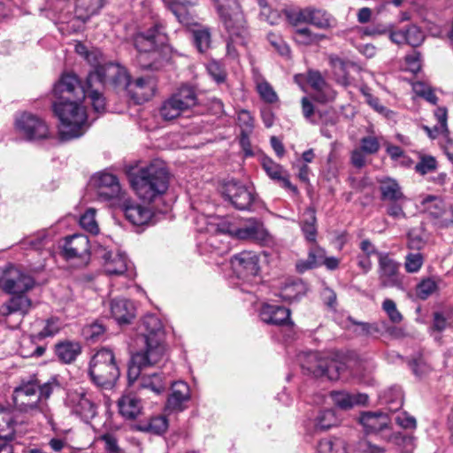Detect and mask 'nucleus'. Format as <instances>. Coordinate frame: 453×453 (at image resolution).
Instances as JSON below:
<instances>
[{"instance_id":"obj_1","label":"nucleus","mask_w":453,"mask_h":453,"mask_svg":"<svg viewBox=\"0 0 453 453\" xmlns=\"http://www.w3.org/2000/svg\"><path fill=\"white\" fill-rule=\"evenodd\" d=\"M52 108L59 120L58 134L62 141L81 136L85 132L87 113L81 103L86 97L85 87L73 74L63 75L53 88Z\"/></svg>"},{"instance_id":"obj_2","label":"nucleus","mask_w":453,"mask_h":453,"mask_svg":"<svg viewBox=\"0 0 453 453\" xmlns=\"http://www.w3.org/2000/svg\"><path fill=\"white\" fill-rule=\"evenodd\" d=\"M220 21L227 34L226 56L238 58L237 47L246 43L249 32L241 4L238 0H215Z\"/></svg>"},{"instance_id":"obj_3","label":"nucleus","mask_w":453,"mask_h":453,"mask_svg":"<svg viewBox=\"0 0 453 453\" xmlns=\"http://www.w3.org/2000/svg\"><path fill=\"white\" fill-rule=\"evenodd\" d=\"M166 41L165 27L160 23L134 35V44L138 50L137 62L142 69L158 70L168 60L162 57V52L168 50Z\"/></svg>"},{"instance_id":"obj_4","label":"nucleus","mask_w":453,"mask_h":453,"mask_svg":"<svg viewBox=\"0 0 453 453\" xmlns=\"http://www.w3.org/2000/svg\"><path fill=\"white\" fill-rule=\"evenodd\" d=\"M97 80L101 83H110L118 88H128L133 96L137 100H148L153 92V84L144 78H138L131 82L125 67L119 64L107 63L96 65L93 71L88 73V83Z\"/></svg>"},{"instance_id":"obj_5","label":"nucleus","mask_w":453,"mask_h":453,"mask_svg":"<svg viewBox=\"0 0 453 453\" xmlns=\"http://www.w3.org/2000/svg\"><path fill=\"white\" fill-rule=\"evenodd\" d=\"M131 184L141 199L152 202L168 189L169 173L161 163L154 162L141 168Z\"/></svg>"},{"instance_id":"obj_6","label":"nucleus","mask_w":453,"mask_h":453,"mask_svg":"<svg viewBox=\"0 0 453 453\" xmlns=\"http://www.w3.org/2000/svg\"><path fill=\"white\" fill-rule=\"evenodd\" d=\"M88 374L98 388H112L120 375L113 352L104 348L99 349L89 362Z\"/></svg>"},{"instance_id":"obj_7","label":"nucleus","mask_w":453,"mask_h":453,"mask_svg":"<svg viewBox=\"0 0 453 453\" xmlns=\"http://www.w3.org/2000/svg\"><path fill=\"white\" fill-rule=\"evenodd\" d=\"M165 332L162 321L154 314L145 315L137 327L136 344L141 349L148 352H159L160 356L165 354L164 342Z\"/></svg>"},{"instance_id":"obj_8","label":"nucleus","mask_w":453,"mask_h":453,"mask_svg":"<svg viewBox=\"0 0 453 453\" xmlns=\"http://www.w3.org/2000/svg\"><path fill=\"white\" fill-rule=\"evenodd\" d=\"M39 381L37 379L23 380L13 389L12 401L15 408L24 413H42L50 421L51 414L47 404L40 403L38 396Z\"/></svg>"},{"instance_id":"obj_9","label":"nucleus","mask_w":453,"mask_h":453,"mask_svg":"<svg viewBox=\"0 0 453 453\" xmlns=\"http://www.w3.org/2000/svg\"><path fill=\"white\" fill-rule=\"evenodd\" d=\"M197 104V95L193 87L183 85L165 100L159 109L164 120H173Z\"/></svg>"},{"instance_id":"obj_10","label":"nucleus","mask_w":453,"mask_h":453,"mask_svg":"<svg viewBox=\"0 0 453 453\" xmlns=\"http://www.w3.org/2000/svg\"><path fill=\"white\" fill-rule=\"evenodd\" d=\"M302 367L316 378L336 380L343 369V365L319 352H310L305 355Z\"/></svg>"},{"instance_id":"obj_11","label":"nucleus","mask_w":453,"mask_h":453,"mask_svg":"<svg viewBox=\"0 0 453 453\" xmlns=\"http://www.w3.org/2000/svg\"><path fill=\"white\" fill-rule=\"evenodd\" d=\"M221 194L235 209L240 211L251 210L256 200L254 188L235 180L226 181L222 185Z\"/></svg>"},{"instance_id":"obj_12","label":"nucleus","mask_w":453,"mask_h":453,"mask_svg":"<svg viewBox=\"0 0 453 453\" xmlns=\"http://www.w3.org/2000/svg\"><path fill=\"white\" fill-rule=\"evenodd\" d=\"M288 18L295 25L307 23L324 30L332 29L336 26V19L332 14L324 9L314 6H307L294 11L288 15Z\"/></svg>"},{"instance_id":"obj_13","label":"nucleus","mask_w":453,"mask_h":453,"mask_svg":"<svg viewBox=\"0 0 453 453\" xmlns=\"http://www.w3.org/2000/svg\"><path fill=\"white\" fill-rule=\"evenodd\" d=\"M401 264L388 253H378V277L381 288H403V276L400 273Z\"/></svg>"},{"instance_id":"obj_14","label":"nucleus","mask_w":453,"mask_h":453,"mask_svg":"<svg viewBox=\"0 0 453 453\" xmlns=\"http://www.w3.org/2000/svg\"><path fill=\"white\" fill-rule=\"evenodd\" d=\"M35 283L33 277L13 265L7 266L0 276V288L7 294H26Z\"/></svg>"},{"instance_id":"obj_15","label":"nucleus","mask_w":453,"mask_h":453,"mask_svg":"<svg viewBox=\"0 0 453 453\" xmlns=\"http://www.w3.org/2000/svg\"><path fill=\"white\" fill-rule=\"evenodd\" d=\"M15 128L27 141L46 139L50 136L49 127L37 115L23 112L15 120Z\"/></svg>"},{"instance_id":"obj_16","label":"nucleus","mask_w":453,"mask_h":453,"mask_svg":"<svg viewBox=\"0 0 453 453\" xmlns=\"http://www.w3.org/2000/svg\"><path fill=\"white\" fill-rule=\"evenodd\" d=\"M60 255L66 260L79 259L88 264L90 259V242L85 234H74L62 240Z\"/></svg>"},{"instance_id":"obj_17","label":"nucleus","mask_w":453,"mask_h":453,"mask_svg":"<svg viewBox=\"0 0 453 453\" xmlns=\"http://www.w3.org/2000/svg\"><path fill=\"white\" fill-rule=\"evenodd\" d=\"M65 404L82 419L88 421L96 415V405L88 392L79 388L67 392Z\"/></svg>"},{"instance_id":"obj_18","label":"nucleus","mask_w":453,"mask_h":453,"mask_svg":"<svg viewBox=\"0 0 453 453\" xmlns=\"http://www.w3.org/2000/svg\"><path fill=\"white\" fill-rule=\"evenodd\" d=\"M163 356L155 350L154 352H148L142 349L138 350L132 355L130 364L127 370V379L129 384H133L136 380H140L142 370L158 364Z\"/></svg>"},{"instance_id":"obj_19","label":"nucleus","mask_w":453,"mask_h":453,"mask_svg":"<svg viewBox=\"0 0 453 453\" xmlns=\"http://www.w3.org/2000/svg\"><path fill=\"white\" fill-rule=\"evenodd\" d=\"M258 257L252 251H242L231 258V266L236 276L247 280L259 272Z\"/></svg>"},{"instance_id":"obj_20","label":"nucleus","mask_w":453,"mask_h":453,"mask_svg":"<svg viewBox=\"0 0 453 453\" xmlns=\"http://www.w3.org/2000/svg\"><path fill=\"white\" fill-rule=\"evenodd\" d=\"M306 81L315 92L313 96L315 101L325 104L335 99L336 91L326 81L320 72L308 71Z\"/></svg>"},{"instance_id":"obj_21","label":"nucleus","mask_w":453,"mask_h":453,"mask_svg":"<svg viewBox=\"0 0 453 453\" xmlns=\"http://www.w3.org/2000/svg\"><path fill=\"white\" fill-rule=\"evenodd\" d=\"M290 310L283 306L265 303L260 310V318L266 324L287 326L290 331L294 322L290 319Z\"/></svg>"},{"instance_id":"obj_22","label":"nucleus","mask_w":453,"mask_h":453,"mask_svg":"<svg viewBox=\"0 0 453 453\" xmlns=\"http://www.w3.org/2000/svg\"><path fill=\"white\" fill-rule=\"evenodd\" d=\"M99 198L108 201L117 198L121 191L118 178L107 173H99L92 179Z\"/></svg>"},{"instance_id":"obj_23","label":"nucleus","mask_w":453,"mask_h":453,"mask_svg":"<svg viewBox=\"0 0 453 453\" xmlns=\"http://www.w3.org/2000/svg\"><path fill=\"white\" fill-rule=\"evenodd\" d=\"M171 394L169 395L165 409L172 412L182 411L190 400L189 386L184 381H176L172 384Z\"/></svg>"},{"instance_id":"obj_24","label":"nucleus","mask_w":453,"mask_h":453,"mask_svg":"<svg viewBox=\"0 0 453 453\" xmlns=\"http://www.w3.org/2000/svg\"><path fill=\"white\" fill-rule=\"evenodd\" d=\"M230 234L241 240L265 241L268 236L263 223L255 218H250L243 226L232 229Z\"/></svg>"},{"instance_id":"obj_25","label":"nucleus","mask_w":453,"mask_h":453,"mask_svg":"<svg viewBox=\"0 0 453 453\" xmlns=\"http://www.w3.org/2000/svg\"><path fill=\"white\" fill-rule=\"evenodd\" d=\"M12 295V296L0 306V316L7 319L11 315L19 314L23 318L29 312L32 302L25 294Z\"/></svg>"},{"instance_id":"obj_26","label":"nucleus","mask_w":453,"mask_h":453,"mask_svg":"<svg viewBox=\"0 0 453 453\" xmlns=\"http://www.w3.org/2000/svg\"><path fill=\"white\" fill-rule=\"evenodd\" d=\"M101 257L104 260V273L109 276H120L128 270L129 261L125 254L103 250Z\"/></svg>"},{"instance_id":"obj_27","label":"nucleus","mask_w":453,"mask_h":453,"mask_svg":"<svg viewBox=\"0 0 453 453\" xmlns=\"http://www.w3.org/2000/svg\"><path fill=\"white\" fill-rule=\"evenodd\" d=\"M122 210L126 219L135 226H142L149 223L153 215L149 207L131 200H125L123 202Z\"/></svg>"},{"instance_id":"obj_28","label":"nucleus","mask_w":453,"mask_h":453,"mask_svg":"<svg viewBox=\"0 0 453 453\" xmlns=\"http://www.w3.org/2000/svg\"><path fill=\"white\" fill-rule=\"evenodd\" d=\"M262 165L272 180H277L282 188L291 191L293 194L298 193L297 188L290 182L287 171L280 165L269 157H265L262 161Z\"/></svg>"},{"instance_id":"obj_29","label":"nucleus","mask_w":453,"mask_h":453,"mask_svg":"<svg viewBox=\"0 0 453 453\" xmlns=\"http://www.w3.org/2000/svg\"><path fill=\"white\" fill-rule=\"evenodd\" d=\"M111 316L119 325L129 324L135 316L132 302L125 298H115L110 303Z\"/></svg>"},{"instance_id":"obj_30","label":"nucleus","mask_w":453,"mask_h":453,"mask_svg":"<svg viewBox=\"0 0 453 453\" xmlns=\"http://www.w3.org/2000/svg\"><path fill=\"white\" fill-rule=\"evenodd\" d=\"M333 403L342 410H349L357 405H365L368 401L366 394H350L347 391H332L330 393Z\"/></svg>"},{"instance_id":"obj_31","label":"nucleus","mask_w":453,"mask_h":453,"mask_svg":"<svg viewBox=\"0 0 453 453\" xmlns=\"http://www.w3.org/2000/svg\"><path fill=\"white\" fill-rule=\"evenodd\" d=\"M359 421L367 433H377L388 427L390 419L384 412L368 411L362 413Z\"/></svg>"},{"instance_id":"obj_32","label":"nucleus","mask_w":453,"mask_h":453,"mask_svg":"<svg viewBox=\"0 0 453 453\" xmlns=\"http://www.w3.org/2000/svg\"><path fill=\"white\" fill-rule=\"evenodd\" d=\"M119 413L127 419H134L142 410V403L139 397L129 393L122 395L118 401Z\"/></svg>"},{"instance_id":"obj_33","label":"nucleus","mask_w":453,"mask_h":453,"mask_svg":"<svg viewBox=\"0 0 453 453\" xmlns=\"http://www.w3.org/2000/svg\"><path fill=\"white\" fill-rule=\"evenodd\" d=\"M168 426L169 422L166 417L157 415L138 422L134 426V429L142 433L162 435L167 431Z\"/></svg>"},{"instance_id":"obj_34","label":"nucleus","mask_w":453,"mask_h":453,"mask_svg":"<svg viewBox=\"0 0 453 453\" xmlns=\"http://www.w3.org/2000/svg\"><path fill=\"white\" fill-rule=\"evenodd\" d=\"M380 198L383 202L407 200L398 182L391 178H385L379 181Z\"/></svg>"},{"instance_id":"obj_35","label":"nucleus","mask_w":453,"mask_h":453,"mask_svg":"<svg viewBox=\"0 0 453 453\" xmlns=\"http://www.w3.org/2000/svg\"><path fill=\"white\" fill-rule=\"evenodd\" d=\"M326 250L315 245L311 247L308 251V257L306 259L298 260L296 264V271L299 273L319 267L322 265L323 259L325 258Z\"/></svg>"},{"instance_id":"obj_36","label":"nucleus","mask_w":453,"mask_h":453,"mask_svg":"<svg viewBox=\"0 0 453 453\" xmlns=\"http://www.w3.org/2000/svg\"><path fill=\"white\" fill-rule=\"evenodd\" d=\"M104 0H77L75 4V16L85 22L91 16L96 15L103 8Z\"/></svg>"},{"instance_id":"obj_37","label":"nucleus","mask_w":453,"mask_h":453,"mask_svg":"<svg viewBox=\"0 0 453 453\" xmlns=\"http://www.w3.org/2000/svg\"><path fill=\"white\" fill-rule=\"evenodd\" d=\"M81 347L77 342H62L55 346L57 357L63 363L70 364L81 354Z\"/></svg>"},{"instance_id":"obj_38","label":"nucleus","mask_w":453,"mask_h":453,"mask_svg":"<svg viewBox=\"0 0 453 453\" xmlns=\"http://www.w3.org/2000/svg\"><path fill=\"white\" fill-rule=\"evenodd\" d=\"M380 402L388 405L390 411H396L402 408L403 395L400 387L393 386L384 390L380 395Z\"/></svg>"},{"instance_id":"obj_39","label":"nucleus","mask_w":453,"mask_h":453,"mask_svg":"<svg viewBox=\"0 0 453 453\" xmlns=\"http://www.w3.org/2000/svg\"><path fill=\"white\" fill-rule=\"evenodd\" d=\"M316 222L317 219L315 215V211L312 208H307L303 214L301 228L305 236V239L312 243L316 242Z\"/></svg>"},{"instance_id":"obj_40","label":"nucleus","mask_w":453,"mask_h":453,"mask_svg":"<svg viewBox=\"0 0 453 453\" xmlns=\"http://www.w3.org/2000/svg\"><path fill=\"white\" fill-rule=\"evenodd\" d=\"M139 388L150 389L156 395H160L166 388V383L159 373L141 376Z\"/></svg>"},{"instance_id":"obj_41","label":"nucleus","mask_w":453,"mask_h":453,"mask_svg":"<svg viewBox=\"0 0 453 453\" xmlns=\"http://www.w3.org/2000/svg\"><path fill=\"white\" fill-rule=\"evenodd\" d=\"M338 418L335 411L332 409L320 411L314 419V428L316 431H326L337 426Z\"/></svg>"},{"instance_id":"obj_42","label":"nucleus","mask_w":453,"mask_h":453,"mask_svg":"<svg viewBox=\"0 0 453 453\" xmlns=\"http://www.w3.org/2000/svg\"><path fill=\"white\" fill-rule=\"evenodd\" d=\"M96 83L100 86L111 85L110 83H101L97 80L92 82V85L88 83V76L87 77V88H85L86 96L91 99L94 110L96 112H103L105 109V99L103 95L98 91L97 88H94Z\"/></svg>"},{"instance_id":"obj_43","label":"nucleus","mask_w":453,"mask_h":453,"mask_svg":"<svg viewBox=\"0 0 453 453\" xmlns=\"http://www.w3.org/2000/svg\"><path fill=\"white\" fill-rule=\"evenodd\" d=\"M60 329V320L58 318H50L46 320L44 327L39 333L30 335V342L35 344L46 337H53Z\"/></svg>"},{"instance_id":"obj_44","label":"nucleus","mask_w":453,"mask_h":453,"mask_svg":"<svg viewBox=\"0 0 453 453\" xmlns=\"http://www.w3.org/2000/svg\"><path fill=\"white\" fill-rule=\"evenodd\" d=\"M426 210L434 218H441L446 212V205L441 199L434 196H426L423 201Z\"/></svg>"},{"instance_id":"obj_45","label":"nucleus","mask_w":453,"mask_h":453,"mask_svg":"<svg viewBox=\"0 0 453 453\" xmlns=\"http://www.w3.org/2000/svg\"><path fill=\"white\" fill-rule=\"evenodd\" d=\"M318 453H345V446L339 438L322 439L317 448Z\"/></svg>"},{"instance_id":"obj_46","label":"nucleus","mask_w":453,"mask_h":453,"mask_svg":"<svg viewBox=\"0 0 453 453\" xmlns=\"http://www.w3.org/2000/svg\"><path fill=\"white\" fill-rule=\"evenodd\" d=\"M326 38V35L313 33L308 27L298 28L295 31V41L303 45H311Z\"/></svg>"},{"instance_id":"obj_47","label":"nucleus","mask_w":453,"mask_h":453,"mask_svg":"<svg viewBox=\"0 0 453 453\" xmlns=\"http://www.w3.org/2000/svg\"><path fill=\"white\" fill-rule=\"evenodd\" d=\"M193 42L199 52H205L211 46V32L208 28L192 31Z\"/></svg>"},{"instance_id":"obj_48","label":"nucleus","mask_w":453,"mask_h":453,"mask_svg":"<svg viewBox=\"0 0 453 453\" xmlns=\"http://www.w3.org/2000/svg\"><path fill=\"white\" fill-rule=\"evenodd\" d=\"M15 421L10 414L2 416L0 419V440L8 442L14 437Z\"/></svg>"},{"instance_id":"obj_49","label":"nucleus","mask_w":453,"mask_h":453,"mask_svg":"<svg viewBox=\"0 0 453 453\" xmlns=\"http://www.w3.org/2000/svg\"><path fill=\"white\" fill-rule=\"evenodd\" d=\"M329 63L335 71H339L342 73V77L338 80V82L343 86H348L349 82L346 76L347 69L353 64L350 61L344 60L336 55L329 56Z\"/></svg>"},{"instance_id":"obj_50","label":"nucleus","mask_w":453,"mask_h":453,"mask_svg":"<svg viewBox=\"0 0 453 453\" xmlns=\"http://www.w3.org/2000/svg\"><path fill=\"white\" fill-rule=\"evenodd\" d=\"M81 226L86 231L91 234H97L99 227L96 220V210L89 208L88 209L80 219Z\"/></svg>"},{"instance_id":"obj_51","label":"nucleus","mask_w":453,"mask_h":453,"mask_svg":"<svg viewBox=\"0 0 453 453\" xmlns=\"http://www.w3.org/2000/svg\"><path fill=\"white\" fill-rule=\"evenodd\" d=\"M404 33L406 37V44H409L412 47L419 46L425 39L424 33L416 25L406 26L404 27Z\"/></svg>"},{"instance_id":"obj_52","label":"nucleus","mask_w":453,"mask_h":453,"mask_svg":"<svg viewBox=\"0 0 453 453\" xmlns=\"http://www.w3.org/2000/svg\"><path fill=\"white\" fill-rule=\"evenodd\" d=\"M59 388L60 384L55 377L50 378L43 384L39 383L38 396L40 403H43L44 401H47L54 390L58 389Z\"/></svg>"},{"instance_id":"obj_53","label":"nucleus","mask_w":453,"mask_h":453,"mask_svg":"<svg viewBox=\"0 0 453 453\" xmlns=\"http://www.w3.org/2000/svg\"><path fill=\"white\" fill-rule=\"evenodd\" d=\"M424 263V257L419 252H411L407 254L404 262V267L407 273H414L419 271Z\"/></svg>"},{"instance_id":"obj_54","label":"nucleus","mask_w":453,"mask_h":453,"mask_svg":"<svg viewBox=\"0 0 453 453\" xmlns=\"http://www.w3.org/2000/svg\"><path fill=\"white\" fill-rule=\"evenodd\" d=\"M415 170L421 175L434 172L437 168V161L432 156H422L418 163L415 165Z\"/></svg>"},{"instance_id":"obj_55","label":"nucleus","mask_w":453,"mask_h":453,"mask_svg":"<svg viewBox=\"0 0 453 453\" xmlns=\"http://www.w3.org/2000/svg\"><path fill=\"white\" fill-rule=\"evenodd\" d=\"M407 200H399V201H389L386 203V212L387 214L395 219H401L406 218V213L403 211V204Z\"/></svg>"},{"instance_id":"obj_56","label":"nucleus","mask_w":453,"mask_h":453,"mask_svg":"<svg viewBox=\"0 0 453 453\" xmlns=\"http://www.w3.org/2000/svg\"><path fill=\"white\" fill-rule=\"evenodd\" d=\"M437 289V284L435 280L428 278L423 280L417 287V296L422 299L426 300Z\"/></svg>"},{"instance_id":"obj_57","label":"nucleus","mask_w":453,"mask_h":453,"mask_svg":"<svg viewBox=\"0 0 453 453\" xmlns=\"http://www.w3.org/2000/svg\"><path fill=\"white\" fill-rule=\"evenodd\" d=\"M382 309L392 323L398 324L403 320V315L397 310L396 304L393 300L385 299L382 303Z\"/></svg>"},{"instance_id":"obj_58","label":"nucleus","mask_w":453,"mask_h":453,"mask_svg":"<svg viewBox=\"0 0 453 453\" xmlns=\"http://www.w3.org/2000/svg\"><path fill=\"white\" fill-rule=\"evenodd\" d=\"M257 91L261 98L266 103L273 104L278 101L276 92L266 81L261 82L257 85Z\"/></svg>"},{"instance_id":"obj_59","label":"nucleus","mask_w":453,"mask_h":453,"mask_svg":"<svg viewBox=\"0 0 453 453\" xmlns=\"http://www.w3.org/2000/svg\"><path fill=\"white\" fill-rule=\"evenodd\" d=\"M300 285L296 282H289L285 284V286L280 289L279 296L285 301L292 302L296 300L300 294L299 291Z\"/></svg>"},{"instance_id":"obj_60","label":"nucleus","mask_w":453,"mask_h":453,"mask_svg":"<svg viewBox=\"0 0 453 453\" xmlns=\"http://www.w3.org/2000/svg\"><path fill=\"white\" fill-rule=\"evenodd\" d=\"M360 144L359 148L366 154H376L380 148L378 138L372 135L363 137Z\"/></svg>"},{"instance_id":"obj_61","label":"nucleus","mask_w":453,"mask_h":453,"mask_svg":"<svg viewBox=\"0 0 453 453\" xmlns=\"http://www.w3.org/2000/svg\"><path fill=\"white\" fill-rule=\"evenodd\" d=\"M267 39L272 46L281 55V56H288L290 53V49L288 45L283 42L280 36L275 35L273 33H269L267 35Z\"/></svg>"},{"instance_id":"obj_62","label":"nucleus","mask_w":453,"mask_h":453,"mask_svg":"<svg viewBox=\"0 0 453 453\" xmlns=\"http://www.w3.org/2000/svg\"><path fill=\"white\" fill-rule=\"evenodd\" d=\"M237 121L242 131L252 132L254 127V119L250 111L241 110L238 112Z\"/></svg>"},{"instance_id":"obj_63","label":"nucleus","mask_w":453,"mask_h":453,"mask_svg":"<svg viewBox=\"0 0 453 453\" xmlns=\"http://www.w3.org/2000/svg\"><path fill=\"white\" fill-rule=\"evenodd\" d=\"M104 332H105V326L99 322H95V323L89 325L85 329V334H86L87 338H88L92 342L98 341L104 334Z\"/></svg>"},{"instance_id":"obj_64","label":"nucleus","mask_w":453,"mask_h":453,"mask_svg":"<svg viewBox=\"0 0 453 453\" xmlns=\"http://www.w3.org/2000/svg\"><path fill=\"white\" fill-rule=\"evenodd\" d=\"M409 365L412 372L418 376H421L430 370L428 365L421 356L411 360Z\"/></svg>"}]
</instances>
